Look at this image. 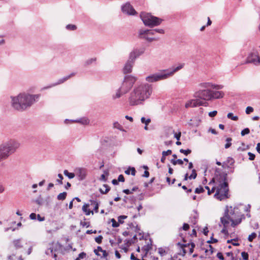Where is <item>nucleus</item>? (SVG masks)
Masks as SVG:
<instances>
[{
	"label": "nucleus",
	"mask_w": 260,
	"mask_h": 260,
	"mask_svg": "<svg viewBox=\"0 0 260 260\" xmlns=\"http://www.w3.org/2000/svg\"><path fill=\"white\" fill-rule=\"evenodd\" d=\"M158 253L161 255V256H164L165 255H166L167 254V252L165 250V249H164L162 247H160L158 249Z\"/></svg>",
	"instance_id": "45"
},
{
	"label": "nucleus",
	"mask_w": 260,
	"mask_h": 260,
	"mask_svg": "<svg viewBox=\"0 0 260 260\" xmlns=\"http://www.w3.org/2000/svg\"><path fill=\"white\" fill-rule=\"evenodd\" d=\"M103 236L102 235H99V236L95 238V241L98 243L101 244L102 242Z\"/></svg>",
	"instance_id": "50"
},
{
	"label": "nucleus",
	"mask_w": 260,
	"mask_h": 260,
	"mask_svg": "<svg viewBox=\"0 0 260 260\" xmlns=\"http://www.w3.org/2000/svg\"><path fill=\"white\" fill-rule=\"evenodd\" d=\"M253 111V108L250 106H248L246 109V113L247 114H249L250 113Z\"/></svg>",
	"instance_id": "52"
},
{
	"label": "nucleus",
	"mask_w": 260,
	"mask_h": 260,
	"mask_svg": "<svg viewBox=\"0 0 260 260\" xmlns=\"http://www.w3.org/2000/svg\"><path fill=\"white\" fill-rule=\"evenodd\" d=\"M256 237V234L255 233H252L251 234L249 235L248 240L249 242H252Z\"/></svg>",
	"instance_id": "46"
},
{
	"label": "nucleus",
	"mask_w": 260,
	"mask_h": 260,
	"mask_svg": "<svg viewBox=\"0 0 260 260\" xmlns=\"http://www.w3.org/2000/svg\"><path fill=\"white\" fill-rule=\"evenodd\" d=\"M232 139L231 138H228L226 139V143L225 144L224 147L225 149L229 148L232 145Z\"/></svg>",
	"instance_id": "37"
},
{
	"label": "nucleus",
	"mask_w": 260,
	"mask_h": 260,
	"mask_svg": "<svg viewBox=\"0 0 260 260\" xmlns=\"http://www.w3.org/2000/svg\"><path fill=\"white\" fill-rule=\"evenodd\" d=\"M225 254L228 256H231L232 260H235V258L234 257L233 253L232 252H226Z\"/></svg>",
	"instance_id": "63"
},
{
	"label": "nucleus",
	"mask_w": 260,
	"mask_h": 260,
	"mask_svg": "<svg viewBox=\"0 0 260 260\" xmlns=\"http://www.w3.org/2000/svg\"><path fill=\"white\" fill-rule=\"evenodd\" d=\"M134 64V62H131V61L129 60H127L123 68V73L124 74L131 73Z\"/></svg>",
	"instance_id": "19"
},
{
	"label": "nucleus",
	"mask_w": 260,
	"mask_h": 260,
	"mask_svg": "<svg viewBox=\"0 0 260 260\" xmlns=\"http://www.w3.org/2000/svg\"><path fill=\"white\" fill-rule=\"evenodd\" d=\"M137 80V78L132 75H126L124 77L122 85L128 90L133 86Z\"/></svg>",
	"instance_id": "9"
},
{
	"label": "nucleus",
	"mask_w": 260,
	"mask_h": 260,
	"mask_svg": "<svg viewBox=\"0 0 260 260\" xmlns=\"http://www.w3.org/2000/svg\"><path fill=\"white\" fill-rule=\"evenodd\" d=\"M66 29L69 30H75L77 29L76 25L74 24H68L66 27Z\"/></svg>",
	"instance_id": "38"
},
{
	"label": "nucleus",
	"mask_w": 260,
	"mask_h": 260,
	"mask_svg": "<svg viewBox=\"0 0 260 260\" xmlns=\"http://www.w3.org/2000/svg\"><path fill=\"white\" fill-rule=\"evenodd\" d=\"M127 229L128 230H131L136 233L139 234V239L142 240L143 239V233L140 232V228L138 226V224L136 222H131L128 223L127 225Z\"/></svg>",
	"instance_id": "13"
},
{
	"label": "nucleus",
	"mask_w": 260,
	"mask_h": 260,
	"mask_svg": "<svg viewBox=\"0 0 260 260\" xmlns=\"http://www.w3.org/2000/svg\"><path fill=\"white\" fill-rule=\"evenodd\" d=\"M40 94L20 93L17 96H11V105L18 111H23L36 102Z\"/></svg>",
	"instance_id": "4"
},
{
	"label": "nucleus",
	"mask_w": 260,
	"mask_h": 260,
	"mask_svg": "<svg viewBox=\"0 0 260 260\" xmlns=\"http://www.w3.org/2000/svg\"><path fill=\"white\" fill-rule=\"evenodd\" d=\"M235 162L234 159L231 157H228L226 160L224 161L222 164L223 168H231L232 166L234 165Z\"/></svg>",
	"instance_id": "21"
},
{
	"label": "nucleus",
	"mask_w": 260,
	"mask_h": 260,
	"mask_svg": "<svg viewBox=\"0 0 260 260\" xmlns=\"http://www.w3.org/2000/svg\"><path fill=\"white\" fill-rule=\"evenodd\" d=\"M13 245L15 249L18 250L23 248V242L21 238L14 239L12 241Z\"/></svg>",
	"instance_id": "20"
},
{
	"label": "nucleus",
	"mask_w": 260,
	"mask_h": 260,
	"mask_svg": "<svg viewBox=\"0 0 260 260\" xmlns=\"http://www.w3.org/2000/svg\"><path fill=\"white\" fill-rule=\"evenodd\" d=\"M172 153L171 150H168L167 151H164L162 152V155H165L166 156L167 155H170Z\"/></svg>",
	"instance_id": "57"
},
{
	"label": "nucleus",
	"mask_w": 260,
	"mask_h": 260,
	"mask_svg": "<svg viewBox=\"0 0 260 260\" xmlns=\"http://www.w3.org/2000/svg\"><path fill=\"white\" fill-rule=\"evenodd\" d=\"M133 51L135 53H136V55L138 57H139L140 56H141V55H142L144 53L145 49L143 48H136V49H134Z\"/></svg>",
	"instance_id": "24"
},
{
	"label": "nucleus",
	"mask_w": 260,
	"mask_h": 260,
	"mask_svg": "<svg viewBox=\"0 0 260 260\" xmlns=\"http://www.w3.org/2000/svg\"><path fill=\"white\" fill-rule=\"evenodd\" d=\"M259 58L260 57L257 52H251L249 54L246 63H251L256 66L259 65Z\"/></svg>",
	"instance_id": "10"
},
{
	"label": "nucleus",
	"mask_w": 260,
	"mask_h": 260,
	"mask_svg": "<svg viewBox=\"0 0 260 260\" xmlns=\"http://www.w3.org/2000/svg\"><path fill=\"white\" fill-rule=\"evenodd\" d=\"M138 36L141 39H143L146 40L149 42H151L153 41L157 40V38H153V37H145V35H139L138 34Z\"/></svg>",
	"instance_id": "25"
},
{
	"label": "nucleus",
	"mask_w": 260,
	"mask_h": 260,
	"mask_svg": "<svg viewBox=\"0 0 260 260\" xmlns=\"http://www.w3.org/2000/svg\"><path fill=\"white\" fill-rule=\"evenodd\" d=\"M76 175L78 177V180L82 181L86 178L87 170L83 168H77L75 170Z\"/></svg>",
	"instance_id": "12"
},
{
	"label": "nucleus",
	"mask_w": 260,
	"mask_h": 260,
	"mask_svg": "<svg viewBox=\"0 0 260 260\" xmlns=\"http://www.w3.org/2000/svg\"><path fill=\"white\" fill-rule=\"evenodd\" d=\"M178 245H180L181 247L182 248L183 251V255H184L185 253H186V248H187L189 251V254H191L194 250V248L195 247V244L193 242H190L185 244H181L180 243H178Z\"/></svg>",
	"instance_id": "16"
},
{
	"label": "nucleus",
	"mask_w": 260,
	"mask_h": 260,
	"mask_svg": "<svg viewBox=\"0 0 260 260\" xmlns=\"http://www.w3.org/2000/svg\"><path fill=\"white\" fill-rule=\"evenodd\" d=\"M35 202L39 205H42L43 203V200L40 197L36 199Z\"/></svg>",
	"instance_id": "53"
},
{
	"label": "nucleus",
	"mask_w": 260,
	"mask_h": 260,
	"mask_svg": "<svg viewBox=\"0 0 260 260\" xmlns=\"http://www.w3.org/2000/svg\"><path fill=\"white\" fill-rule=\"evenodd\" d=\"M64 82V81H63V78H62L59 79L57 82L54 83L48 86L44 87V89H48V88L54 87L55 86L58 85L59 84H62Z\"/></svg>",
	"instance_id": "30"
},
{
	"label": "nucleus",
	"mask_w": 260,
	"mask_h": 260,
	"mask_svg": "<svg viewBox=\"0 0 260 260\" xmlns=\"http://www.w3.org/2000/svg\"><path fill=\"white\" fill-rule=\"evenodd\" d=\"M103 251L101 246H98L97 248L94 250V252L96 255H100L99 252H102Z\"/></svg>",
	"instance_id": "48"
},
{
	"label": "nucleus",
	"mask_w": 260,
	"mask_h": 260,
	"mask_svg": "<svg viewBox=\"0 0 260 260\" xmlns=\"http://www.w3.org/2000/svg\"><path fill=\"white\" fill-rule=\"evenodd\" d=\"M96 61V57L88 59L85 61L84 66L85 67L88 66L95 62Z\"/></svg>",
	"instance_id": "31"
},
{
	"label": "nucleus",
	"mask_w": 260,
	"mask_h": 260,
	"mask_svg": "<svg viewBox=\"0 0 260 260\" xmlns=\"http://www.w3.org/2000/svg\"><path fill=\"white\" fill-rule=\"evenodd\" d=\"M238 210V208L236 207L234 208L232 206L226 207L224 216L220 218V223L219 224V226H223L221 231V233L225 235H229L227 228L230 222H231L232 227H235L241 222L242 219L245 218L244 215L239 213Z\"/></svg>",
	"instance_id": "3"
},
{
	"label": "nucleus",
	"mask_w": 260,
	"mask_h": 260,
	"mask_svg": "<svg viewBox=\"0 0 260 260\" xmlns=\"http://www.w3.org/2000/svg\"><path fill=\"white\" fill-rule=\"evenodd\" d=\"M63 174L66 176L68 177L69 179H73L75 176L76 174L75 173H74L69 172L67 170H65L63 171Z\"/></svg>",
	"instance_id": "32"
},
{
	"label": "nucleus",
	"mask_w": 260,
	"mask_h": 260,
	"mask_svg": "<svg viewBox=\"0 0 260 260\" xmlns=\"http://www.w3.org/2000/svg\"><path fill=\"white\" fill-rule=\"evenodd\" d=\"M154 31H155V33L158 32V33L161 34H163L165 32L164 30L162 29L156 28V29H154Z\"/></svg>",
	"instance_id": "62"
},
{
	"label": "nucleus",
	"mask_w": 260,
	"mask_h": 260,
	"mask_svg": "<svg viewBox=\"0 0 260 260\" xmlns=\"http://www.w3.org/2000/svg\"><path fill=\"white\" fill-rule=\"evenodd\" d=\"M91 205L94 206L93 210L96 213L99 210V204L95 201L90 200Z\"/></svg>",
	"instance_id": "34"
},
{
	"label": "nucleus",
	"mask_w": 260,
	"mask_h": 260,
	"mask_svg": "<svg viewBox=\"0 0 260 260\" xmlns=\"http://www.w3.org/2000/svg\"><path fill=\"white\" fill-rule=\"evenodd\" d=\"M128 91V90L127 88L121 84V86L117 90L115 94V98H119L126 93Z\"/></svg>",
	"instance_id": "18"
},
{
	"label": "nucleus",
	"mask_w": 260,
	"mask_h": 260,
	"mask_svg": "<svg viewBox=\"0 0 260 260\" xmlns=\"http://www.w3.org/2000/svg\"><path fill=\"white\" fill-rule=\"evenodd\" d=\"M152 92V85L147 83L135 86L128 98L129 105L134 106L143 105L146 100L150 98Z\"/></svg>",
	"instance_id": "2"
},
{
	"label": "nucleus",
	"mask_w": 260,
	"mask_h": 260,
	"mask_svg": "<svg viewBox=\"0 0 260 260\" xmlns=\"http://www.w3.org/2000/svg\"><path fill=\"white\" fill-rule=\"evenodd\" d=\"M250 133V130L248 128H245L244 129H243L241 132V134L242 136H245V135H247Z\"/></svg>",
	"instance_id": "47"
},
{
	"label": "nucleus",
	"mask_w": 260,
	"mask_h": 260,
	"mask_svg": "<svg viewBox=\"0 0 260 260\" xmlns=\"http://www.w3.org/2000/svg\"><path fill=\"white\" fill-rule=\"evenodd\" d=\"M19 147V144L15 141H10L0 145V161L9 157Z\"/></svg>",
	"instance_id": "6"
},
{
	"label": "nucleus",
	"mask_w": 260,
	"mask_h": 260,
	"mask_svg": "<svg viewBox=\"0 0 260 260\" xmlns=\"http://www.w3.org/2000/svg\"><path fill=\"white\" fill-rule=\"evenodd\" d=\"M127 218L126 215H121L118 217V221L115 220V228L118 227L120 224L124 223V220Z\"/></svg>",
	"instance_id": "23"
},
{
	"label": "nucleus",
	"mask_w": 260,
	"mask_h": 260,
	"mask_svg": "<svg viewBox=\"0 0 260 260\" xmlns=\"http://www.w3.org/2000/svg\"><path fill=\"white\" fill-rule=\"evenodd\" d=\"M189 228V225L187 223H183L182 229L184 231H187Z\"/></svg>",
	"instance_id": "61"
},
{
	"label": "nucleus",
	"mask_w": 260,
	"mask_h": 260,
	"mask_svg": "<svg viewBox=\"0 0 260 260\" xmlns=\"http://www.w3.org/2000/svg\"><path fill=\"white\" fill-rule=\"evenodd\" d=\"M217 113V111L216 110H214V111H211V112H210L208 114L209 116L210 117H214L216 115Z\"/></svg>",
	"instance_id": "58"
},
{
	"label": "nucleus",
	"mask_w": 260,
	"mask_h": 260,
	"mask_svg": "<svg viewBox=\"0 0 260 260\" xmlns=\"http://www.w3.org/2000/svg\"><path fill=\"white\" fill-rule=\"evenodd\" d=\"M76 121H78L83 124H87L89 123V121L88 119H86V118H83V119H80L79 120H76Z\"/></svg>",
	"instance_id": "41"
},
{
	"label": "nucleus",
	"mask_w": 260,
	"mask_h": 260,
	"mask_svg": "<svg viewBox=\"0 0 260 260\" xmlns=\"http://www.w3.org/2000/svg\"><path fill=\"white\" fill-rule=\"evenodd\" d=\"M241 256L244 260H248V254L247 252H242L241 253Z\"/></svg>",
	"instance_id": "51"
},
{
	"label": "nucleus",
	"mask_w": 260,
	"mask_h": 260,
	"mask_svg": "<svg viewBox=\"0 0 260 260\" xmlns=\"http://www.w3.org/2000/svg\"><path fill=\"white\" fill-rule=\"evenodd\" d=\"M75 73H72L68 76H65L63 77V81L65 82L70 79L71 77L75 76Z\"/></svg>",
	"instance_id": "55"
},
{
	"label": "nucleus",
	"mask_w": 260,
	"mask_h": 260,
	"mask_svg": "<svg viewBox=\"0 0 260 260\" xmlns=\"http://www.w3.org/2000/svg\"><path fill=\"white\" fill-rule=\"evenodd\" d=\"M55 246H56V247L55 248H53V247H51L50 246V247H49L45 251V253L47 254V255H50L51 254L53 257L54 258H55V260H56V254L55 253H53V251H56V249H57V247H61V245L59 243H57L56 244H55Z\"/></svg>",
	"instance_id": "17"
},
{
	"label": "nucleus",
	"mask_w": 260,
	"mask_h": 260,
	"mask_svg": "<svg viewBox=\"0 0 260 260\" xmlns=\"http://www.w3.org/2000/svg\"><path fill=\"white\" fill-rule=\"evenodd\" d=\"M118 181L119 182H124V178L122 175H120L118 177Z\"/></svg>",
	"instance_id": "64"
},
{
	"label": "nucleus",
	"mask_w": 260,
	"mask_h": 260,
	"mask_svg": "<svg viewBox=\"0 0 260 260\" xmlns=\"http://www.w3.org/2000/svg\"><path fill=\"white\" fill-rule=\"evenodd\" d=\"M248 155L249 156V160H253L254 159L255 156V155L253 153H251L250 152H249L248 153Z\"/></svg>",
	"instance_id": "56"
},
{
	"label": "nucleus",
	"mask_w": 260,
	"mask_h": 260,
	"mask_svg": "<svg viewBox=\"0 0 260 260\" xmlns=\"http://www.w3.org/2000/svg\"><path fill=\"white\" fill-rule=\"evenodd\" d=\"M156 33L154 31V29L152 30H149V29H140L139 30V35H154Z\"/></svg>",
	"instance_id": "22"
},
{
	"label": "nucleus",
	"mask_w": 260,
	"mask_h": 260,
	"mask_svg": "<svg viewBox=\"0 0 260 260\" xmlns=\"http://www.w3.org/2000/svg\"><path fill=\"white\" fill-rule=\"evenodd\" d=\"M227 176L226 173H222L217 175L214 178L216 183V193L214 197L220 201L228 198L229 186Z\"/></svg>",
	"instance_id": "5"
},
{
	"label": "nucleus",
	"mask_w": 260,
	"mask_h": 260,
	"mask_svg": "<svg viewBox=\"0 0 260 260\" xmlns=\"http://www.w3.org/2000/svg\"><path fill=\"white\" fill-rule=\"evenodd\" d=\"M179 151L180 153H183L185 155H187L188 154H190L191 152V150L189 149H187L186 150L181 149H180Z\"/></svg>",
	"instance_id": "40"
},
{
	"label": "nucleus",
	"mask_w": 260,
	"mask_h": 260,
	"mask_svg": "<svg viewBox=\"0 0 260 260\" xmlns=\"http://www.w3.org/2000/svg\"><path fill=\"white\" fill-rule=\"evenodd\" d=\"M204 103H205L203 101L199 100L198 98H197L196 99H192L187 101L185 105V107L186 108L189 107H195L204 105Z\"/></svg>",
	"instance_id": "11"
},
{
	"label": "nucleus",
	"mask_w": 260,
	"mask_h": 260,
	"mask_svg": "<svg viewBox=\"0 0 260 260\" xmlns=\"http://www.w3.org/2000/svg\"><path fill=\"white\" fill-rule=\"evenodd\" d=\"M131 236H133V238L130 240H127L126 239L125 240V242H126V243L128 245H131L133 243H134L136 242V240L137 239V235H131Z\"/></svg>",
	"instance_id": "29"
},
{
	"label": "nucleus",
	"mask_w": 260,
	"mask_h": 260,
	"mask_svg": "<svg viewBox=\"0 0 260 260\" xmlns=\"http://www.w3.org/2000/svg\"><path fill=\"white\" fill-rule=\"evenodd\" d=\"M227 117L234 121H237L238 120V117L237 116H234L232 113H229L227 115Z\"/></svg>",
	"instance_id": "35"
},
{
	"label": "nucleus",
	"mask_w": 260,
	"mask_h": 260,
	"mask_svg": "<svg viewBox=\"0 0 260 260\" xmlns=\"http://www.w3.org/2000/svg\"><path fill=\"white\" fill-rule=\"evenodd\" d=\"M138 57L136 55V53L132 51L129 53L128 60L134 63L136 59Z\"/></svg>",
	"instance_id": "26"
},
{
	"label": "nucleus",
	"mask_w": 260,
	"mask_h": 260,
	"mask_svg": "<svg viewBox=\"0 0 260 260\" xmlns=\"http://www.w3.org/2000/svg\"><path fill=\"white\" fill-rule=\"evenodd\" d=\"M197 176V174L194 169L192 170V173L191 175L188 177L189 179H194Z\"/></svg>",
	"instance_id": "42"
},
{
	"label": "nucleus",
	"mask_w": 260,
	"mask_h": 260,
	"mask_svg": "<svg viewBox=\"0 0 260 260\" xmlns=\"http://www.w3.org/2000/svg\"><path fill=\"white\" fill-rule=\"evenodd\" d=\"M141 122L142 123H144L145 125H148L151 122L150 118L146 119L144 117H142L141 118Z\"/></svg>",
	"instance_id": "36"
},
{
	"label": "nucleus",
	"mask_w": 260,
	"mask_h": 260,
	"mask_svg": "<svg viewBox=\"0 0 260 260\" xmlns=\"http://www.w3.org/2000/svg\"><path fill=\"white\" fill-rule=\"evenodd\" d=\"M67 194V193L66 192H63L62 193H60L57 196V199L58 200L63 201L66 199Z\"/></svg>",
	"instance_id": "33"
},
{
	"label": "nucleus",
	"mask_w": 260,
	"mask_h": 260,
	"mask_svg": "<svg viewBox=\"0 0 260 260\" xmlns=\"http://www.w3.org/2000/svg\"><path fill=\"white\" fill-rule=\"evenodd\" d=\"M217 257L221 259V260H224V258L223 257V256L222 255V253L219 252L217 253V255H216Z\"/></svg>",
	"instance_id": "60"
},
{
	"label": "nucleus",
	"mask_w": 260,
	"mask_h": 260,
	"mask_svg": "<svg viewBox=\"0 0 260 260\" xmlns=\"http://www.w3.org/2000/svg\"><path fill=\"white\" fill-rule=\"evenodd\" d=\"M204 191V189L203 186H200L198 187H197L195 189V193H201L202 192H203Z\"/></svg>",
	"instance_id": "44"
},
{
	"label": "nucleus",
	"mask_w": 260,
	"mask_h": 260,
	"mask_svg": "<svg viewBox=\"0 0 260 260\" xmlns=\"http://www.w3.org/2000/svg\"><path fill=\"white\" fill-rule=\"evenodd\" d=\"M58 178H59V179H57L56 180V182L59 184H62V180H63V176L61 174H58Z\"/></svg>",
	"instance_id": "49"
},
{
	"label": "nucleus",
	"mask_w": 260,
	"mask_h": 260,
	"mask_svg": "<svg viewBox=\"0 0 260 260\" xmlns=\"http://www.w3.org/2000/svg\"><path fill=\"white\" fill-rule=\"evenodd\" d=\"M140 17L145 25L149 27L158 26L160 24L162 21L161 19L158 17L145 12L141 13Z\"/></svg>",
	"instance_id": "7"
},
{
	"label": "nucleus",
	"mask_w": 260,
	"mask_h": 260,
	"mask_svg": "<svg viewBox=\"0 0 260 260\" xmlns=\"http://www.w3.org/2000/svg\"><path fill=\"white\" fill-rule=\"evenodd\" d=\"M89 206L88 204H84L82 207V210L85 213L86 215H89L91 213L93 214V211H91L89 209H87V207Z\"/></svg>",
	"instance_id": "28"
},
{
	"label": "nucleus",
	"mask_w": 260,
	"mask_h": 260,
	"mask_svg": "<svg viewBox=\"0 0 260 260\" xmlns=\"http://www.w3.org/2000/svg\"><path fill=\"white\" fill-rule=\"evenodd\" d=\"M115 128H117L124 133L126 132V131L123 128L122 126L118 122H115Z\"/></svg>",
	"instance_id": "39"
},
{
	"label": "nucleus",
	"mask_w": 260,
	"mask_h": 260,
	"mask_svg": "<svg viewBox=\"0 0 260 260\" xmlns=\"http://www.w3.org/2000/svg\"><path fill=\"white\" fill-rule=\"evenodd\" d=\"M209 249H206L205 252L207 253V255H211L214 252V248H213L210 245H209Z\"/></svg>",
	"instance_id": "43"
},
{
	"label": "nucleus",
	"mask_w": 260,
	"mask_h": 260,
	"mask_svg": "<svg viewBox=\"0 0 260 260\" xmlns=\"http://www.w3.org/2000/svg\"><path fill=\"white\" fill-rule=\"evenodd\" d=\"M136 170L134 167H129L125 171V173L127 175L131 174L132 175L135 176L136 175Z\"/></svg>",
	"instance_id": "27"
},
{
	"label": "nucleus",
	"mask_w": 260,
	"mask_h": 260,
	"mask_svg": "<svg viewBox=\"0 0 260 260\" xmlns=\"http://www.w3.org/2000/svg\"><path fill=\"white\" fill-rule=\"evenodd\" d=\"M86 254L85 252H82L79 254L78 257L79 259H83L86 256Z\"/></svg>",
	"instance_id": "59"
},
{
	"label": "nucleus",
	"mask_w": 260,
	"mask_h": 260,
	"mask_svg": "<svg viewBox=\"0 0 260 260\" xmlns=\"http://www.w3.org/2000/svg\"><path fill=\"white\" fill-rule=\"evenodd\" d=\"M198 90L194 93V96L199 100L211 101L214 100L222 99L224 93L218 90L223 88V86L214 84L211 82L201 83L198 85Z\"/></svg>",
	"instance_id": "1"
},
{
	"label": "nucleus",
	"mask_w": 260,
	"mask_h": 260,
	"mask_svg": "<svg viewBox=\"0 0 260 260\" xmlns=\"http://www.w3.org/2000/svg\"><path fill=\"white\" fill-rule=\"evenodd\" d=\"M184 65L185 64L184 63H181L178 64L177 66L175 67H174L171 69L165 70L168 78L173 76L176 72L182 69L184 67Z\"/></svg>",
	"instance_id": "15"
},
{
	"label": "nucleus",
	"mask_w": 260,
	"mask_h": 260,
	"mask_svg": "<svg viewBox=\"0 0 260 260\" xmlns=\"http://www.w3.org/2000/svg\"><path fill=\"white\" fill-rule=\"evenodd\" d=\"M121 10L123 13L129 15H133L136 13V11L129 3H126L122 6Z\"/></svg>",
	"instance_id": "14"
},
{
	"label": "nucleus",
	"mask_w": 260,
	"mask_h": 260,
	"mask_svg": "<svg viewBox=\"0 0 260 260\" xmlns=\"http://www.w3.org/2000/svg\"><path fill=\"white\" fill-rule=\"evenodd\" d=\"M80 225L82 226H86V228H88L90 226V222L81 221L80 222Z\"/></svg>",
	"instance_id": "54"
},
{
	"label": "nucleus",
	"mask_w": 260,
	"mask_h": 260,
	"mask_svg": "<svg viewBox=\"0 0 260 260\" xmlns=\"http://www.w3.org/2000/svg\"><path fill=\"white\" fill-rule=\"evenodd\" d=\"M169 78L165 70L152 74L145 78V80L148 83H154L159 81L165 80Z\"/></svg>",
	"instance_id": "8"
}]
</instances>
